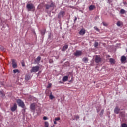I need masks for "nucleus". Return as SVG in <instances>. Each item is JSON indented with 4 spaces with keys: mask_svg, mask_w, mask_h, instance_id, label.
<instances>
[{
    "mask_svg": "<svg viewBox=\"0 0 127 127\" xmlns=\"http://www.w3.org/2000/svg\"><path fill=\"white\" fill-rule=\"evenodd\" d=\"M26 8L28 9V11H34V10H35V6H34V5L32 3L27 4Z\"/></svg>",
    "mask_w": 127,
    "mask_h": 127,
    "instance_id": "1",
    "label": "nucleus"
},
{
    "mask_svg": "<svg viewBox=\"0 0 127 127\" xmlns=\"http://www.w3.org/2000/svg\"><path fill=\"white\" fill-rule=\"evenodd\" d=\"M19 107H21V108H24L25 107V104H24V102L22 101L21 99H17L16 101Z\"/></svg>",
    "mask_w": 127,
    "mask_h": 127,
    "instance_id": "2",
    "label": "nucleus"
},
{
    "mask_svg": "<svg viewBox=\"0 0 127 127\" xmlns=\"http://www.w3.org/2000/svg\"><path fill=\"white\" fill-rule=\"evenodd\" d=\"M39 66H34L30 70V73H36V72H38L39 71Z\"/></svg>",
    "mask_w": 127,
    "mask_h": 127,
    "instance_id": "3",
    "label": "nucleus"
},
{
    "mask_svg": "<svg viewBox=\"0 0 127 127\" xmlns=\"http://www.w3.org/2000/svg\"><path fill=\"white\" fill-rule=\"evenodd\" d=\"M12 67L14 69H16V68H17V64H16V62H15V60L14 59L12 60Z\"/></svg>",
    "mask_w": 127,
    "mask_h": 127,
    "instance_id": "4",
    "label": "nucleus"
},
{
    "mask_svg": "<svg viewBox=\"0 0 127 127\" xmlns=\"http://www.w3.org/2000/svg\"><path fill=\"white\" fill-rule=\"evenodd\" d=\"M64 15H65V11H61L60 12V13L58 14V18H60L61 17H64Z\"/></svg>",
    "mask_w": 127,
    "mask_h": 127,
    "instance_id": "5",
    "label": "nucleus"
},
{
    "mask_svg": "<svg viewBox=\"0 0 127 127\" xmlns=\"http://www.w3.org/2000/svg\"><path fill=\"white\" fill-rule=\"evenodd\" d=\"M101 60H102L101 59L100 57H99L98 56H96L95 61L96 63H99V62H101Z\"/></svg>",
    "mask_w": 127,
    "mask_h": 127,
    "instance_id": "6",
    "label": "nucleus"
},
{
    "mask_svg": "<svg viewBox=\"0 0 127 127\" xmlns=\"http://www.w3.org/2000/svg\"><path fill=\"white\" fill-rule=\"evenodd\" d=\"M17 109V105H16V104H14L13 106L11 107V110L12 111V112H15Z\"/></svg>",
    "mask_w": 127,
    "mask_h": 127,
    "instance_id": "7",
    "label": "nucleus"
},
{
    "mask_svg": "<svg viewBox=\"0 0 127 127\" xmlns=\"http://www.w3.org/2000/svg\"><path fill=\"white\" fill-rule=\"evenodd\" d=\"M86 33V30L85 29H81V30L79 32V34L80 35H84Z\"/></svg>",
    "mask_w": 127,
    "mask_h": 127,
    "instance_id": "8",
    "label": "nucleus"
},
{
    "mask_svg": "<svg viewBox=\"0 0 127 127\" xmlns=\"http://www.w3.org/2000/svg\"><path fill=\"white\" fill-rule=\"evenodd\" d=\"M120 108H119V106H116L114 109V113L115 114H119L120 112Z\"/></svg>",
    "mask_w": 127,
    "mask_h": 127,
    "instance_id": "9",
    "label": "nucleus"
},
{
    "mask_svg": "<svg viewBox=\"0 0 127 127\" xmlns=\"http://www.w3.org/2000/svg\"><path fill=\"white\" fill-rule=\"evenodd\" d=\"M30 108L32 111H35V103L31 104Z\"/></svg>",
    "mask_w": 127,
    "mask_h": 127,
    "instance_id": "10",
    "label": "nucleus"
},
{
    "mask_svg": "<svg viewBox=\"0 0 127 127\" xmlns=\"http://www.w3.org/2000/svg\"><path fill=\"white\" fill-rule=\"evenodd\" d=\"M68 47H69V46L68 45H64L62 49V51H66L67 49H68Z\"/></svg>",
    "mask_w": 127,
    "mask_h": 127,
    "instance_id": "11",
    "label": "nucleus"
},
{
    "mask_svg": "<svg viewBox=\"0 0 127 127\" xmlns=\"http://www.w3.org/2000/svg\"><path fill=\"white\" fill-rule=\"evenodd\" d=\"M74 55L75 56H80V55H82V52L80 51H77L75 53Z\"/></svg>",
    "mask_w": 127,
    "mask_h": 127,
    "instance_id": "12",
    "label": "nucleus"
},
{
    "mask_svg": "<svg viewBox=\"0 0 127 127\" xmlns=\"http://www.w3.org/2000/svg\"><path fill=\"white\" fill-rule=\"evenodd\" d=\"M40 60H41V57L40 56H38L36 60H35L36 63H39L40 62Z\"/></svg>",
    "mask_w": 127,
    "mask_h": 127,
    "instance_id": "13",
    "label": "nucleus"
},
{
    "mask_svg": "<svg viewBox=\"0 0 127 127\" xmlns=\"http://www.w3.org/2000/svg\"><path fill=\"white\" fill-rule=\"evenodd\" d=\"M68 76L64 77L62 79L63 82H67V81H68Z\"/></svg>",
    "mask_w": 127,
    "mask_h": 127,
    "instance_id": "14",
    "label": "nucleus"
},
{
    "mask_svg": "<svg viewBox=\"0 0 127 127\" xmlns=\"http://www.w3.org/2000/svg\"><path fill=\"white\" fill-rule=\"evenodd\" d=\"M127 60V58L126 57V56H122L121 57V62H125V61H126V60Z\"/></svg>",
    "mask_w": 127,
    "mask_h": 127,
    "instance_id": "15",
    "label": "nucleus"
},
{
    "mask_svg": "<svg viewBox=\"0 0 127 127\" xmlns=\"http://www.w3.org/2000/svg\"><path fill=\"white\" fill-rule=\"evenodd\" d=\"M82 61H83V62L85 63H87L88 61H89V59L86 57H84L82 59Z\"/></svg>",
    "mask_w": 127,
    "mask_h": 127,
    "instance_id": "16",
    "label": "nucleus"
},
{
    "mask_svg": "<svg viewBox=\"0 0 127 127\" xmlns=\"http://www.w3.org/2000/svg\"><path fill=\"white\" fill-rule=\"evenodd\" d=\"M109 62H110L111 64H115V59L113 58L109 59Z\"/></svg>",
    "mask_w": 127,
    "mask_h": 127,
    "instance_id": "17",
    "label": "nucleus"
},
{
    "mask_svg": "<svg viewBox=\"0 0 127 127\" xmlns=\"http://www.w3.org/2000/svg\"><path fill=\"white\" fill-rule=\"evenodd\" d=\"M53 4L52 3L51 5H46V9H49V8H50V7H53Z\"/></svg>",
    "mask_w": 127,
    "mask_h": 127,
    "instance_id": "18",
    "label": "nucleus"
},
{
    "mask_svg": "<svg viewBox=\"0 0 127 127\" xmlns=\"http://www.w3.org/2000/svg\"><path fill=\"white\" fill-rule=\"evenodd\" d=\"M95 8H96V7L94 5H90L89 6V10L90 11L93 10Z\"/></svg>",
    "mask_w": 127,
    "mask_h": 127,
    "instance_id": "19",
    "label": "nucleus"
},
{
    "mask_svg": "<svg viewBox=\"0 0 127 127\" xmlns=\"http://www.w3.org/2000/svg\"><path fill=\"white\" fill-rule=\"evenodd\" d=\"M30 76L29 75L25 76V80H26V81H29V80H30Z\"/></svg>",
    "mask_w": 127,
    "mask_h": 127,
    "instance_id": "20",
    "label": "nucleus"
},
{
    "mask_svg": "<svg viewBox=\"0 0 127 127\" xmlns=\"http://www.w3.org/2000/svg\"><path fill=\"white\" fill-rule=\"evenodd\" d=\"M120 13L121 14H125V13H126V11H125L124 9H121L120 10Z\"/></svg>",
    "mask_w": 127,
    "mask_h": 127,
    "instance_id": "21",
    "label": "nucleus"
},
{
    "mask_svg": "<svg viewBox=\"0 0 127 127\" xmlns=\"http://www.w3.org/2000/svg\"><path fill=\"white\" fill-rule=\"evenodd\" d=\"M14 74H16V73H19V70L18 69H14L13 70Z\"/></svg>",
    "mask_w": 127,
    "mask_h": 127,
    "instance_id": "22",
    "label": "nucleus"
},
{
    "mask_svg": "<svg viewBox=\"0 0 127 127\" xmlns=\"http://www.w3.org/2000/svg\"><path fill=\"white\" fill-rule=\"evenodd\" d=\"M99 115H100V117H103V115H104V109H102L101 110Z\"/></svg>",
    "mask_w": 127,
    "mask_h": 127,
    "instance_id": "23",
    "label": "nucleus"
},
{
    "mask_svg": "<svg viewBox=\"0 0 127 127\" xmlns=\"http://www.w3.org/2000/svg\"><path fill=\"white\" fill-rule=\"evenodd\" d=\"M74 118H75L73 119V120H76V121H77V120L79 119L80 117H79L78 115H75L74 116Z\"/></svg>",
    "mask_w": 127,
    "mask_h": 127,
    "instance_id": "24",
    "label": "nucleus"
},
{
    "mask_svg": "<svg viewBox=\"0 0 127 127\" xmlns=\"http://www.w3.org/2000/svg\"><path fill=\"white\" fill-rule=\"evenodd\" d=\"M49 126V123H48V122H45V127H48Z\"/></svg>",
    "mask_w": 127,
    "mask_h": 127,
    "instance_id": "25",
    "label": "nucleus"
},
{
    "mask_svg": "<svg viewBox=\"0 0 127 127\" xmlns=\"http://www.w3.org/2000/svg\"><path fill=\"white\" fill-rule=\"evenodd\" d=\"M41 33L42 35H44V34H45V29H43L42 31H41Z\"/></svg>",
    "mask_w": 127,
    "mask_h": 127,
    "instance_id": "26",
    "label": "nucleus"
},
{
    "mask_svg": "<svg viewBox=\"0 0 127 127\" xmlns=\"http://www.w3.org/2000/svg\"><path fill=\"white\" fill-rule=\"evenodd\" d=\"M49 97H50V99L51 100H53V99H54V96H53V95H52V92H51V94H50Z\"/></svg>",
    "mask_w": 127,
    "mask_h": 127,
    "instance_id": "27",
    "label": "nucleus"
},
{
    "mask_svg": "<svg viewBox=\"0 0 127 127\" xmlns=\"http://www.w3.org/2000/svg\"><path fill=\"white\" fill-rule=\"evenodd\" d=\"M98 45H99L98 42H95L94 43V47H97Z\"/></svg>",
    "mask_w": 127,
    "mask_h": 127,
    "instance_id": "28",
    "label": "nucleus"
},
{
    "mask_svg": "<svg viewBox=\"0 0 127 127\" xmlns=\"http://www.w3.org/2000/svg\"><path fill=\"white\" fill-rule=\"evenodd\" d=\"M121 127H127V125L126 124L123 123L122 124Z\"/></svg>",
    "mask_w": 127,
    "mask_h": 127,
    "instance_id": "29",
    "label": "nucleus"
},
{
    "mask_svg": "<svg viewBox=\"0 0 127 127\" xmlns=\"http://www.w3.org/2000/svg\"><path fill=\"white\" fill-rule=\"evenodd\" d=\"M51 86H52V84L51 83H49L48 86L47 87V88H51Z\"/></svg>",
    "mask_w": 127,
    "mask_h": 127,
    "instance_id": "30",
    "label": "nucleus"
},
{
    "mask_svg": "<svg viewBox=\"0 0 127 127\" xmlns=\"http://www.w3.org/2000/svg\"><path fill=\"white\" fill-rule=\"evenodd\" d=\"M55 121H60V117H58V118H55Z\"/></svg>",
    "mask_w": 127,
    "mask_h": 127,
    "instance_id": "31",
    "label": "nucleus"
},
{
    "mask_svg": "<svg viewBox=\"0 0 127 127\" xmlns=\"http://www.w3.org/2000/svg\"><path fill=\"white\" fill-rule=\"evenodd\" d=\"M117 26H120L121 25V22L120 21L117 22Z\"/></svg>",
    "mask_w": 127,
    "mask_h": 127,
    "instance_id": "32",
    "label": "nucleus"
},
{
    "mask_svg": "<svg viewBox=\"0 0 127 127\" xmlns=\"http://www.w3.org/2000/svg\"><path fill=\"white\" fill-rule=\"evenodd\" d=\"M43 120H44V121H46V120H48V118H47V117L44 116V117H43Z\"/></svg>",
    "mask_w": 127,
    "mask_h": 127,
    "instance_id": "33",
    "label": "nucleus"
},
{
    "mask_svg": "<svg viewBox=\"0 0 127 127\" xmlns=\"http://www.w3.org/2000/svg\"><path fill=\"white\" fill-rule=\"evenodd\" d=\"M49 63H53V60L50 59L49 60Z\"/></svg>",
    "mask_w": 127,
    "mask_h": 127,
    "instance_id": "34",
    "label": "nucleus"
},
{
    "mask_svg": "<svg viewBox=\"0 0 127 127\" xmlns=\"http://www.w3.org/2000/svg\"><path fill=\"white\" fill-rule=\"evenodd\" d=\"M94 29H95V30L97 31H99V28H98L97 27H94Z\"/></svg>",
    "mask_w": 127,
    "mask_h": 127,
    "instance_id": "35",
    "label": "nucleus"
},
{
    "mask_svg": "<svg viewBox=\"0 0 127 127\" xmlns=\"http://www.w3.org/2000/svg\"><path fill=\"white\" fill-rule=\"evenodd\" d=\"M103 25H104V26H107V23H105V22H103L102 23Z\"/></svg>",
    "mask_w": 127,
    "mask_h": 127,
    "instance_id": "36",
    "label": "nucleus"
},
{
    "mask_svg": "<svg viewBox=\"0 0 127 127\" xmlns=\"http://www.w3.org/2000/svg\"><path fill=\"white\" fill-rule=\"evenodd\" d=\"M0 49H1V50H3V49H4V48L2 47V46H0Z\"/></svg>",
    "mask_w": 127,
    "mask_h": 127,
    "instance_id": "37",
    "label": "nucleus"
},
{
    "mask_svg": "<svg viewBox=\"0 0 127 127\" xmlns=\"http://www.w3.org/2000/svg\"><path fill=\"white\" fill-rule=\"evenodd\" d=\"M111 2H112V0H108V3H111Z\"/></svg>",
    "mask_w": 127,
    "mask_h": 127,
    "instance_id": "38",
    "label": "nucleus"
},
{
    "mask_svg": "<svg viewBox=\"0 0 127 127\" xmlns=\"http://www.w3.org/2000/svg\"><path fill=\"white\" fill-rule=\"evenodd\" d=\"M22 66L23 67H24V66H25V65L24 64V63H23V62L22 63Z\"/></svg>",
    "mask_w": 127,
    "mask_h": 127,
    "instance_id": "39",
    "label": "nucleus"
},
{
    "mask_svg": "<svg viewBox=\"0 0 127 127\" xmlns=\"http://www.w3.org/2000/svg\"><path fill=\"white\" fill-rule=\"evenodd\" d=\"M54 124L55 125H56V124H57V122H56V121L55 120V121L54 122Z\"/></svg>",
    "mask_w": 127,
    "mask_h": 127,
    "instance_id": "40",
    "label": "nucleus"
},
{
    "mask_svg": "<svg viewBox=\"0 0 127 127\" xmlns=\"http://www.w3.org/2000/svg\"><path fill=\"white\" fill-rule=\"evenodd\" d=\"M77 21V17H75L74 21Z\"/></svg>",
    "mask_w": 127,
    "mask_h": 127,
    "instance_id": "41",
    "label": "nucleus"
},
{
    "mask_svg": "<svg viewBox=\"0 0 127 127\" xmlns=\"http://www.w3.org/2000/svg\"><path fill=\"white\" fill-rule=\"evenodd\" d=\"M0 93L1 94V95H3V93L2 92V91H0Z\"/></svg>",
    "mask_w": 127,
    "mask_h": 127,
    "instance_id": "42",
    "label": "nucleus"
}]
</instances>
